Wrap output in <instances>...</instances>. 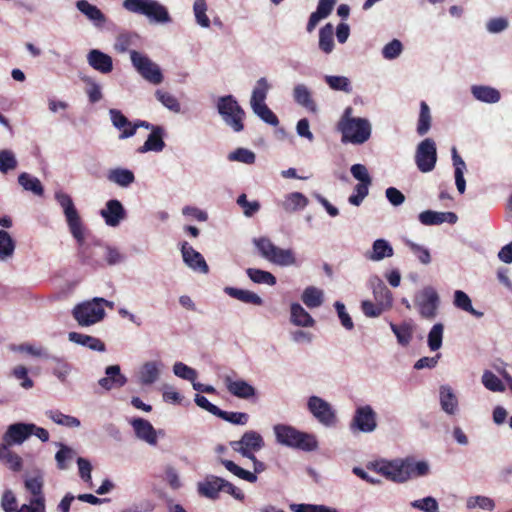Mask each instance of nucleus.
Wrapping results in <instances>:
<instances>
[{
    "instance_id": "24",
    "label": "nucleus",
    "mask_w": 512,
    "mask_h": 512,
    "mask_svg": "<svg viewBox=\"0 0 512 512\" xmlns=\"http://www.w3.org/2000/svg\"><path fill=\"white\" fill-rule=\"evenodd\" d=\"M87 61L93 69L103 74L110 73L113 70L111 56L100 50L92 49L87 55Z\"/></svg>"
},
{
    "instance_id": "43",
    "label": "nucleus",
    "mask_w": 512,
    "mask_h": 512,
    "mask_svg": "<svg viewBox=\"0 0 512 512\" xmlns=\"http://www.w3.org/2000/svg\"><path fill=\"white\" fill-rule=\"evenodd\" d=\"M46 415L49 419H51L54 423L62 426H66L69 428H75L80 426V420L74 416L63 414L59 410H49L46 412Z\"/></svg>"
},
{
    "instance_id": "54",
    "label": "nucleus",
    "mask_w": 512,
    "mask_h": 512,
    "mask_svg": "<svg viewBox=\"0 0 512 512\" xmlns=\"http://www.w3.org/2000/svg\"><path fill=\"white\" fill-rule=\"evenodd\" d=\"M444 327L441 323L435 324L428 334V346L432 351L438 350L442 345Z\"/></svg>"
},
{
    "instance_id": "51",
    "label": "nucleus",
    "mask_w": 512,
    "mask_h": 512,
    "mask_svg": "<svg viewBox=\"0 0 512 512\" xmlns=\"http://www.w3.org/2000/svg\"><path fill=\"white\" fill-rule=\"evenodd\" d=\"M253 112L265 123L277 126L279 124L278 117L275 115V113L266 105H259L256 104L255 107H251Z\"/></svg>"
},
{
    "instance_id": "35",
    "label": "nucleus",
    "mask_w": 512,
    "mask_h": 512,
    "mask_svg": "<svg viewBox=\"0 0 512 512\" xmlns=\"http://www.w3.org/2000/svg\"><path fill=\"white\" fill-rule=\"evenodd\" d=\"M473 96L482 102L486 103H496L500 100V92L492 87L483 86V85H475L471 89Z\"/></svg>"
},
{
    "instance_id": "2",
    "label": "nucleus",
    "mask_w": 512,
    "mask_h": 512,
    "mask_svg": "<svg viewBox=\"0 0 512 512\" xmlns=\"http://www.w3.org/2000/svg\"><path fill=\"white\" fill-rule=\"evenodd\" d=\"M352 108L347 107L338 123L343 143L363 144L371 136V125L365 118L351 117Z\"/></svg>"
},
{
    "instance_id": "17",
    "label": "nucleus",
    "mask_w": 512,
    "mask_h": 512,
    "mask_svg": "<svg viewBox=\"0 0 512 512\" xmlns=\"http://www.w3.org/2000/svg\"><path fill=\"white\" fill-rule=\"evenodd\" d=\"M376 427V413L371 406L366 405L358 407L350 424L351 430L369 433L374 431Z\"/></svg>"
},
{
    "instance_id": "56",
    "label": "nucleus",
    "mask_w": 512,
    "mask_h": 512,
    "mask_svg": "<svg viewBox=\"0 0 512 512\" xmlns=\"http://www.w3.org/2000/svg\"><path fill=\"white\" fill-rule=\"evenodd\" d=\"M405 466L407 467V472L409 474V479L412 477L425 476L429 472V466L425 461H405Z\"/></svg>"
},
{
    "instance_id": "26",
    "label": "nucleus",
    "mask_w": 512,
    "mask_h": 512,
    "mask_svg": "<svg viewBox=\"0 0 512 512\" xmlns=\"http://www.w3.org/2000/svg\"><path fill=\"white\" fill-rule=\"evenodd\" d=\"M223 489V478L208 475L198 484V492L206 498L215 500L219 497V492Z\"/></svg>"
},
{
    "instance_id": "45",
    "label": "nucleus",
    "mask_w": 512,
    "mask_h": 512,
    "mask_svg": "<svg viewBox=\"0 0 512 512\" xmlns=\"http://www.w3.org/2000/svg\"><path fill=\"white\" fill-rule=\"evenodd\" d=\"M302 301L309 308L319 307L323 302V293L316 287H307L302 294Z\"/></svg>"
},
{
    "instance_id": "36",
    "label": "nucleus",
    "mask_w": 512,
    "mask_h": 512,
    "mask_svg": "<svg viewBox=\"0 0 512 512\" xmlns=\"http://www.w3.org/2000/svg\"><path fill=\"white\" fill-rule=\"evenodd\" d=\"M76 7L81 13L86 15L87 18L97 24H103L106 20L101 10L97 6L90 4L87 0H78Z\"/></svg>"
},
{
    "instance_id": "31",
    "label": "nucleus",
    "mask_w": 512,
    "mask_h": 512,
    "mask_svg": "<svg viewBox=\"0 0 512 512\" xmlns=\"http://www.w3.org/2000/svg\"><path fill=\"white\" fill-rule=\"evenodd\" d=\"M224 292L230 297L237 299L243 303L253 304L257 306L263 304L262 298L256 293L249 290L239 289L235 287H225Z\"/></svg>"
},
{
    "instance_id": "41",
    "label": "nucleus",
    "mask_w": 512,
    "mask_h": 512,
    "mask_svg": "<svg viewBox=\"0 0 512 512\" xmlns=\"http://www.w3.org/2000/svg\"><path fill=\"white\" fill-rule=\"evenodd\" d=\"M270 89V85L266 78L262 77L260 78L256 86L253 89L252 96H251V107H255L256 104L263 105L265 104V99L267 97V93Z\"/></svg>"
},
{
    "instance_id": "4",
    "label": "nucleus",
    "mask_w": 512,
    "mask_h": 512,
    "mask_svg": "<svg viewBox=\"0 0 512 512\" xmlns=\"http://www.w3.org/2000/svg\"><path fill=\"white\" fill-rule=\"evenodd\" d=\"M123 7L129 12L144 15L158 23L171 21L166 7L156 0H124Z\"/></svg>"
},
{
    "instance_id": "22",
    "label": "nucleus",
    "mask_w": 512,
    "mask_h": 512,
    "mask_svg": "<svg viewBox=\"0 0 512 512\" xmlns=\"http://www.w3.org/2000/svg\"><path fill=\"white\" fill-rule=\"evenodd\" d=\"M457 220L458 217L454 212H436L426 210L419 214V221L426 226L439 225L444 222L455 224Z\"/></svg>"
},
{
    "instance_id": "29",
    "label": "nucleus",
    "mask_w": 512,
    "mask_h": 512,
    "mask_svg": "<svg viewBox=\"0 0 512 512\" xmlns=\"http://www.w3.org/2000/svg\"><path fill=\"white\" fill-rule=\"evenodd\" d=\"M440 405L442 410L449 415H454L458 410V399L448 385L440 387Z\"/></svg>"
},
{
    "instance_id": "58",
    "label": "nucleus",
    "mask_w": 512,
    "mask_h": 512,
    "mask_svg": "<svg viewBox=\"0 0 512 512\" xmlns=\"http://www.w3.org/2000/svg\"><path fill=\"white\" fill-rule=\"evenodd\" d=\"M361 309L366 317L374 318L380 316L383 312L387 311L385 307L379 303L370 300H363L361 302Z\"/></svg>"
},
{
    "instance_id": "55",
    "label": "nucleus",
    "mask_w": 512,
    "mask_h": 512,
    "mask_svg": "<svg viewBox=\"0 0 512 512\" xmlns=\"http://www.w3.org/2000/svg\"><path fill=\"white\" fill-rule=\"evenodd\" d=\"M482 383L488 390L493 392H502L505 389L502 381L491 371L484 372Z\"/></svg>"
},
{
    "instance_id": "33",
    "label": "nucleus",
    "mask_w": 512,
    "mask_h": 512,
    "mask_svg": "<svg viewBox=\"0 0 512 512\" xmlns=\"http://www.w3.org/2000/svg\"><path fill=\"white\" fill-rule=\"evenodd\" d=\"M18 183L24 190L30 191L36 196L42 197L44 195V187L41 181L27 172L19 174Z\"/></svg>"
},
{
    "instance_id": "19",
    "label": "nucleus",
    "mask_w": 512,
    "mask_h": 512,
    "mask_svg": "<svg viewBox=\"0 0 512 512\" xmlns=\"http://www.w3.org/2000/svg\"><path fill=\"white\" fill-rule=\"evenodd\" d=\"M181 253L184 263L195 271L207 274L209 267L201 253L196 251L188 242L181 244Z\"/></svg>"
},
{
    "instance_id": "61",
    "label": "nucleus",
    "mask_w": 512,
    "mask_h": 512,
    "mask_svg": "<svg viewBox=\"0 0 512 512\" xmlns=\"http://www.w3.org/2000/svg\"><path fill=\"white\" fill-rule=\"evenodd\" d=\"M155 95H156V98L169 110L174 111V112L180 111V104H179L178 100L176 99V97H174L169 92L157 90Z\"/></svg>"
},
{
    "instance_id": "7",
    "label": "nucleus",
    "mask_w": 512,
    "mask_h": 512,
    "mask_svg": "<svg viewBox=\"0 0 512 512\" xmlns=\"http://www.w3.org/2000/svg\"><path fill=\"white\" fill-rule=\"evenodd\" d=\"M414 303L422 318L432 320L437 316L440 299L433 287L426 286L420 290L415 295Z\"/></svg>"
},
{
    "instance_id": "14",
    "label": "nucleus",
    "mask_w": 512,
    "mask_h": 512,
    "mask_svg": "<svg viewBox=\"0 0 512 512\" xmlns=\"http://www.w3.org/2000/svg\"><path fill=\"white\" fill-rule=\"evenodd\" d=\"M307 407L310 413L323 425L332 426L336 422V414L332 406L318 396L308 399Z\"/></svg>"
},
{
    "instance_id": "53",
    "label": "nucleus",
    "mask_w": 512,
    "mask_h": 512,
    "mask_svg": "<svg viewBox=\"0 0 512 512\" xmlns=\"http://www.w3.org/2000/svg\"><path fill=\"white\" fill-rule=\"evenodd\" d=\"M325 82L329 85V87L333 90L351 92V84L347 77L345 76H326Z\"/></svg>"
},
{
    "instance_id": "16",
    "label": "nucleus",
    "mask_w": 512,
    "mask_h": 512,
    "mask_svg": "<svg viewBox=\"0 0 512 512\" xmlns=\"http://www.w3.org/2000/svg\"><path fill=\"white\" fill-rule=\"evenodd\" d=\"M249 459L253 462V472L241 468L232 460L220 459V462L229 472H231L238 478L250 483H255L258 479L257 474H260L263 471H265L266 465L262 461H259L255 455H253V457Z\"/></svg>"
},
{
    "instance_id": "49",
    "label": "nucleus",
    "mask_w": 512,
    "mask_h": 512,
    "mask_svg": "<svg viewBox=\"0 0 512 512\" xmlns=\"http://www.w3.org/2000/svg\"><path fill=\"white\" fill-rule=\"evenodd\" d=\"M159 376V370L155 362H146L140 374L141 383L144 385L153 384Z\"/></svg>"
},
{
    "instance_id": "62",
    "label": "nucleus",
    "mask_w": 512,
    "mask_h": 512,
    "mask_svg": "<svg viewBox=\"0 0 512 512\" xmlns=\"http://www.w3.org/2000/svg\"><path fill=\"white\" fill-rule=\"evenodd\" d=\"M59 446H60V449L55 454V460L57 462V467L59 469L63 470V469L67 468L66 462L73 458L74 452L70 447H68L62 443H60Z\"/></svg>"
},
{
    "instance_id": "32",
    "label": "nucleus",
    "mask_w": 512,
    "mask_h": 512,
    "mask_svg": "<svg viewBox=\"0 0 512 512\" xmlns=\"http://www.w3.org/2000/svg\"><path fill=\"white\" fill-rule=\"evenodd\" d=\"M290 313V320L295 326L312 327L315 323L312 316L299 303L291 305Z\"/></svg>"
},
{
    "instance_id": "21",
    "label": "nucleus",
    "mask_w": 512,
    "mask_h": 512,
    "mask_svg": "<svg viewBox=\"0 0 512 512\" xmlns=\"http://www.w3.org/2000/svg\"><path fill=\"white\" fill-rule=\"evenodd\" d=\"M131 425L137 438L147 442L150 445L157 444V433L152 424L143 418H135L131 421Z\"/></svg>"
},
{
    "instance_id": "3",
    "label": "nucleus",
    "mask_w": 512,
    "mask_h": 512,
    "mask_svg": "<svg viewBox=\"0 0 512 512\" xmlns=\"http://www.w3.org/2000/svg\"><path fill=\"white\" fill-rule=\"evenodd\" d=\"M276 440L279 444L299 449L302 451H314L318 442L313 434L302 432L287 424H277L273 427Z\"/></svg>"
},
{
    "instance_id": "60",
    "label": "nucleus",
    "mask_w": 512,
    "mask_h": 512,
    "mask_svg": "<svg viewBox=\"0 0 512 512\" xmlns=\"http://www.w3.org/2000/svg\"><path fill=\"white\" fill-rule=\"evenodd\" d=\"M371 183H358L354 187L355 194L349 196L348 201L354 206H359L369 193Z\"/></svg>"
},
{
    "instance_id": "59",
    "label": "nucleus",
    "mask_w": 512,
    "mask_h": 512,
    "mask_svg": "<svg viewBox=\"0 0 512 512\" xmlns=\"http://www.w3.org/2000/svg\"><path fill=\"white\" fill-rule=\"evenodd\" d=\"M173 372L176 376L194 382L197 378V372L195 369L187 366L182 362H176L173 366Z\"/></svg>"
},
{
    "instance_id": "1",
    "label": "nucleus",
    "mask_w": 512,
    "mask_h": 512,
    "mask_svg": "<svg viewBox=\"0 0 512 512\" xmlns=\"http://www.w3.org/2000/svg\"><path fill=\"white\" fill-rule=\"evenodd\" d=\"M55 199L63 209L70 233L78 243V257L81 264L93 269L103 267V243L85 241V227L71 196L63 191H57Z\"/></svg>"
},
{
    "instance_id": "46",
    "label": "nucleus",
    "mask_w": 512,
    "mask_h": 512,
    "mask_svg": "<svg viewBox=\"0 0 512 512\" xmlns=\"http://www.w3.org/2000/svg\"><path fill=\"white\" fill-rule=\"evenodd\" d=\"M390 328L395 334L399 344L406 346L410 343L412 339V327L409 324L403 323L401 325H397L390 322Z\"/></svg>"
},
{
    "instance_id": "52",
    "label": "nucleus",
    "mask_w": 512,
    "mask_h": 512,
    "mask_svg": "<svg viewBox=\"0 0 512 512\" xmlns=\"http://www.w3.org/2000/svg\"><path fill=\"white\" fill-rule=\"evenodd\" d=\"M18 165L15 154L11 150L0 151V172L3 174L16 169Z\"/></svg>"
},
{
    "instance_id": "50",
    "label": "nucleus",
    "mask_w": 512,
    "mask_h": 512,
    "mask_svg": "<svg viewBox=\"0 0 512 512\" xmlns=\"http://www.w3.org/2000/svg\"><path fill=\"white\" fill-rule=\"evenodd\" d=\"M216 417L234 425H246L249 421V415L245 412H228L221 409Z\"/></svg>"
},
{
    "instance_id": "25",
    "label": "nucleus",
    "mask_w": 512,
    "mask_h": 512,
    "mask_svg": "<svg viewBox=\"0 0 512 512\" xmlns=\"http://www.w3.org/2000/svg\"><path fill=\"white\" fill-rule=\"evenodd\" d=\"M101 216L107 225L115 227L124 219L125 210L120 201L112 199L106 203V208L101 210Z\"/></svg>"
},
{
    "instance_id": "18",
    "label": "nucleus",
    "mask_w": 512,
    "mask_h": 512,
    "mask_svg": "<svg viewBox=\"0 0 512 512\" xmlns=\"http://www.w3.org/2000/svg\"><path fill=\"white\" fill-rule=\"evenodd\" d=\"M33 428H35L33 423L18 422L11 424L4 433L2 440L10 446L20 445L32 435Z\"/></svg>"
},
{
    "instance_id": "15",
    "label": "nucleus",
    "mask_w": 512,
    "mask_h": 512,
    "mask_svg": "<svg viewBox=\"0 0 512 512\" xmlns=\"http://www.w3.org/2000/svg\"><path fill=\"white\" fill-rule=\"evenodd\" d=\"M224 385L226 390L234 397L251 401H257V390L254 386L243 379H233L231 376H225Z\"/></svg>"
},
{
    "instance_id": "40",
    "label": "nucleus",
    "mask_w": 512,
    "mask_h": 512,
    "mask_svg": "<svg viewBox=\"0 0 512 512\" xmlns=\"http://www.w3.org/2000/svg\"><path fill=\"white\" fill-rule=\"evenodd\" d=\"M432 117L430 113V108L425 101L420 102V113L417 122V133L420 136H424L428 133L431 128Z\"/></svg>"
},
{
    "instance_id": "20",
    "label": "nucleus",
    "mask_w": 512,
    "mask_h": 512,
    "mask_svg": "<svg viewBox=\"0 0 512 512\" xmlns=\"http://www.w3.org/2000/svg\"><path fill=\"white\" fill-rule=\"evenodd\" d=\"M25 489L32 495L31 504L45 507V496L43 493L44 480L41 475L28 477L24 481Z\"/></svg>"
},
{
    "instance_id": "34",
    "label": "nucleus",
    "mask_w": 512,
    "mask_h": 512,
    "mask_svg": "<svg viewBox=\"0 0 512 512\" xmlns=\"http://www.w3.org/2000/svg\"><path fill=\"white\" fill-rule=\"evenodd\" d=\"M308 198L300 192H293L286 195L282 207L286 212H296L308 205Z\"/></svg>"
},
{
    "instance_id": "6",
    "label": "nucleus",
    "mask_w": 512,
    "mask_h": 512,
    "mask_svg": "<svg viewBox=\"0 0 512 512\" xmlns=\"http://www.w3.org/2000/svg\"><path fill=\"white\" fill-rule=\"evenodd\" d=\"M217 109L224 121L235 132H240L244 129L243 119L245 112L232 95L220 97L217 102Z\"/></svg>"
},
{
    "instance_id": "63",
    "label": "nucleus",
    "mask_w": 512,
    "mask_h": 512,
    "mask_svg": "<svg viewBox=\"0 0 512 512\" xmlns=\"http://www.w3.org/2000/svg\"><path fill=\"white\" fill-rule=\"evenodd\" d=\"M103 250L104 265H115L123 260V256L117 248L103 244Z\"/></svg>"
},
{
    "instance_id": "30",
    "label": "nucleus",
    "mask_w": 512,
    "mask_h": 512,
    "mask_svg": "<svg viewBox=\"0 0 512 512\" xmlns=\"http://www.w3.org/2000/svg\"><path fill=\"white\" fill-rule=\"evenodd\" d=\"M68 339L71 342L88 347L94 351L103 352L106 349L105 344L100 339L90 335L78 332H70L68 335Z\"/></svg>"
},
{
    "instance_id": "23",
    "label": "nucleus",
    "mask_w": 512,
    "mask_h": 512,
    "mask_svg": "<svg viewBox=\"0 0 512 512\" xmlns=\"http://www.w3.org/2000/svg\"><path fill=\"white\" fill-rule=\"evenodd\" d=\"M105 374L106 377L101 378L98 383L106 390L123 387L127 382V378L120 372L119 365L108 366Z\"/></svg>"
},
{
    "instance_id": "10",
    "label": "nucleus",
    "mask_w": 512,
    "mask_h": 512,
    "mask_svg": "<svg viewBox=\"0 0 512 512\" xmlns=\"http://www.w3.org/2000/svg\"><path fill=\"white\" fill-rule=\"evenodd\" d=\"M130 58L133 66L144 79L153 84H160L163 81V75L160 68L146 55L135 50H131Z\"/></svg>"
},
{
    "instance_id": "37",
    "label": "nucleus",
    "mask_w": 512,
    "mask_h": 512,
    "mask_svg": "<svg viewBox=\"0 0 512 512\" xmlns=\"http://www.w3.org/2000/svg\"><path fill=\"white\" fill-rule=\"evenodd\" d=\"M107 178L121 187H128L135 181L134 173L131 170L116 168L109 171Z\"/></svg>"
},
{
    "instance_id": "38",
    "label": "nucleus",
    "mask_w": 512,
    "mask_h": 512,
    "mask_svg": "<svg viewBox=\"0 0 512 512\" xmlns=\"http://www.w3.org/2000/svg\"><path fill=\"white\" fill-rule=\"evenodd\" d=\"M334 27L331 23H327L319 30V48L326 54L334 49Z\"/></svg>"
},
{
    "instance_id": "9",
    "label": "nucleus",
    "mask_w": 512,
    "mask_h": 512,
    "mask_svg": "<svg viewBox=\"0 0 512 512\" xmlns=\"http://www.w3.org/2000/svg\"><path fill=\"white\" fill-rule=\"evenodd\" d=\"M105 316V310L98 300L78 304L73 309V317L80 326H90L101 321Z\"/></svg>"
},
{
    "instance_id": "28",
    "label": "nucleus",
    "mask_w": 512,
    "mask_h": 512,
    "mask_svg": "<svg viewBox=\"0 0 512 512\" xmlns=\"http://www.w3.org/2000/svg\"><path fill=\"white\" fill-rule=\"evenodd\" d=\"M393 247L385 239H377L373 242L372 250L366 253V258L372 261H380L392 257Z\"/></svg>"
},
{
    "instance_id": "44",
    "label": "nucleus",
    "mask_w": 512,
    "mask_h": 512,
    "mask_svg": "<svg viewBox=\"0 0 512 512\" xmlns=\"http://www.w3.org/2000/svg\"><path fill=\"white\" fill-rule=\"evenodd\" d=\"M246 273L254 283L274 286L277 282L276 277L268 271L256 268H248Z\"/></svg>"
},
{
    "instance_id": "47",
    "label": "nucleus",
    "mask_w": 512,
    "mask_h": 512,
    "mask_svg": "<svg viewBox=\"0 0 512 512\" xmlns=\"http://www.w3.org/2000/svg\"><path fill=\"white\" fill-rule=\"evenodd\" d=\"M207 3L206 0H195L193 4V12L198 25L203 28L210 27V19L207 16Z\"/></svg>"
},
{
    "instance_id": "42",
    "label": "nucleus",
    "mask_w": 512,
    "mask_h": 512,
    "mask_svg": "<svg viewBox=\"0 0 512 512\" xmlns=\"http://www.w3.org/2000/svg\"><path fill=\"white\" fill-rule=\"evenodd\" d=\"M374 300L389 310L393 304L391 291L383 282H379L373 289Z\"/></svg>"
},
{
    "instance_id": "39",
    "label": "nucleus",
    "mask_w": 512,
    "mask_h": 512,
    "mask_svg": "<svg viewBox=\"0 0 512 512\" xmlns=\"http://www.w3.org/2000/svg\"><path fill=\"white\" fill-rule=\"evenodd\" d=\"M294 100L301 106L305 107L310 111L316 110V104L311 97V93L308 88L303 84H298L294 87Z\"/></svg>"
},
{
    "instance_id": "8",
    "label": "nucleus",
    "mask_w": 512,
    "mask_h": 512,
    "mask_svg": "<svg viewBox=\"0 0 512 512\" xmlns=\"http://www.w3.org/2000/svg\"><path fill=\"white\" fill-rule=\"evenodd\" d=\"M415 164L422 173L434 170L437 163V147L432 138H425L416 147Z\"/></svg>"
},
{
    "instance_id": "27",
    "label": "nucleus",
    "mask_w": 512,
    "mask_h": 512,
    "mask_svg": "<svg viewBox=\"0 0 512 512\" xmlns=\"http://www.w3.org/2000/svg\"><path fill=\"white\" fill-rule=\"evenodd\" d=\"M164 134L165 131L162 126L153 128V131H151V133L148 135V138L144 144L137 149V152H161L165 147V142L163 140Z\"/></svg>"
},
{
    "instance_id": "48",
    "label": "nucleus",
    "mask_w": 512,
    "mask_h": 512,
    "mask_svg": "<svg viewBox=\"0 0 512 512\" xmlns=\"http://www.w3.org/2000/svg\"><path fill=\"white\" fill-rule=\"evenodd\" d=\"M15 250V243L8 232L0 230V260L11 257Z\"/></svg>"
},
{
    "instance_id": "57",
    "label": "nucleus",
    "mask_w": 512,
    "mask_h": 512,
    "mask_svg": "<svg viewBox=\"0 0 512 512\" xmlns=\"http://www.w3.org/2000/svg\"><path fill=\"white\" fill-rule=\"evenodd\" d=\"M255 154L245 148H237L228 155L230 161H238L245 164H253L255 162Z\"/></svg>"
},
{
    "instance_id": "13",
    "label": "nucleus",
    "mask_w": 512,
    "mask_h": 512,
    "mask_svg": "<svg viewBox=\"0 0 512 512\" xmlns=\"http://www.w3.org/2000/svg\"><path fill=\"white\" fill-rule=\"evenodd\" d=\"M232 449L243 457L252 458L254 453L264 447L263 437L256 431H246L240 440L230 443Z\"/></svg>"
},
{
    "instance_id": "11",
    "label": "nucleus",
    "mask_w": 512,
    "mask_h": 512,
    "mask_svg": "<svg viewBox=\"0 0 512 512\" xmlns=\"http://www.w3.org/2000/svg\"><path fill=\"white\" fill-rule=\"evenodd\" d=\"M130 58L133 66L144 79L153 84H160L163 81V75L160 68L146 55L135 50H131Z\"/></svg>"
},
{
    "instance_id": "5",
    "label": "nucleus",
    "mask_w": 512,
    "mask_h": 512,
    "mask_svg": "<svg viewBox=\"0 0 512 512\" xmlns=\"http://www.w3.org/2000/svg\"><path fill=\"white\" fill-rule=\"evenodd\" d=\"M260 255L269 262L279 266H290L296 263V258L291 249H282L272 243L267 237L254 239Z\"/></svg>"
},
{
    "instance_id": "64",
    "label": "nucleus",
    "mask_w": 512,
    "mask_h": 512,
    "mask_svg": "<svg viewBox=\"0 0 512 512\" xmlns=\"http://www.w3.org/2000/svg\"><path fill=\"white\" fill-rule=\"evenodd\" d=\"M1 507L5 512H16L18 501L13 491H4L1 498Z\"/></svg>"
},
{
    "instance_id": "12",
    "label": "nucleus",
    "mask_w": 512,
    "mask_h": 512,
    "mask_svg": "<svg viewBox=\"0 0 512 512\" xmlns=\"http://www.w3.org/2000/svg\"><path fill=\"white\" fill-rule=\"evenodd\" d=\"M368 469L375 471L377 474L384 476L386 479L396 482L403 483L409 479L407 467L405 461L397 462H383V463H372L368 466Z\"/></svg>"
}]
</instances>
